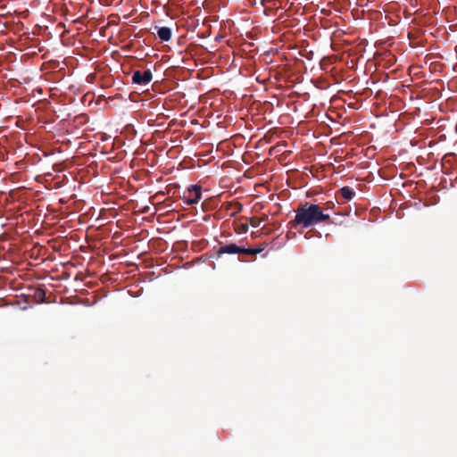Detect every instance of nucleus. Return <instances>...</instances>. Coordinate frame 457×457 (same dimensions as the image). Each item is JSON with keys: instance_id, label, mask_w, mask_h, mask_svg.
<instances>
[{"instance_id": "obj_1", "label": "nucleus", "mask_w": 457, "mask_h": 457, "mask_svg": "<svg viewBox=\"0 0 457 457\" xmlns=\"http://www.w3.org/2000/svg\"><path fill=\"white\" fill-rule=\"evenodd\" d=\"M329 220V213L323 212V209L319 204L305 203L298 206L295 220L290 223L293 228L300 226L302 228H308L321 222H328Z\"/></svg>"}, {"instance_id": "obj_2", "label": "nucleus", "mask_w": 457, "mask_h": 457, "mask_svg": "<svg viewBox=\"0 0 457 457\" xmlns=\"http://www.w3.org/2000/svg\"><path fill=\"white\" fill-rule=\"evenodd\" d=\"M202 197V188L198 185H192L187 192H184L183 201L187 204H195L200 202Z\"/></svg>"}, {"instance_id": "obj_3", "label": "nucleus", "mask_w": 457, "mask_h": 457, "mask_svg": "<svg viewBox=\"0 0 457 457\" xmlns=\"http://www.w3.org/2000/svg\"><path fill=\"white\" fill-rule=\"evenodd\" d=\"M152 77L150 70H146L145 71H136L132 75V82L135 85L145 86L151 82Z\"/></svg>"}, {"instance_id": "obj_4", "label": "nucleus", "mask_w": 457, "mask_h": 457, "mask_svg": "<svg viewBox=\"0 0 457 457\" xmlns=\"http://www.w3.org/2000/svg\"><path fill=\"white\" fill-rule=\"evenodd\" d=\"M213 251H215V256L220 258L223 253H228V254L240 253L241 246L237 245L234 243H230V244L221 245L217 249L213 248Z\"/></svg>"}, {"instance_id": "obj_5", "label": "nucleus", "mask_w": 457, "mask_h": 457, "mask_svg": "<svg viewBox=\"0 0 457 457\" xmlns=\"http://www.w3.org/2000/svg\"><path fill=\"white\" fill-rule=\"evenodd\" d=\"M224 209L229 212L230 217H235L243 211V205L239 202H227L224 204Z\"/></svg>"}, {"instance_id": "obj_6", "label": "nucleus", "mask_w": 457, "mask_h": 457, "mask_svg": "<svg viewBox=\"0 0 457 457\" xmlns=\"http://www.w3.org/2000/svg\"><path fill=\"white\" fill-rule=\"evenodd\" d=\"M158 37L162 42H168L171 38V29L169 27H160L157 29Z\"/></svg>"}, {"instance_id": "obj_7", "label": "nucleus", "mask_w": 457, "mask_h": 457, "mask_svg": "<svg viewBox=\"0 0 457 457\" xmlns=\"http://www.w3.org/2000/svg\"><path fill=\"white\" fill-rule=\"evenodd\" d=\"M338 194L346 201H351L355 192L350 187H343L339 191Z\"/></svg>"}, {"instance_id": "obj_8", "label": "nucleus", "mask_w": 457, "mask_h": 457, "mask_svg": "<svg viewBox=\"0 0 457 457\" xmlns=\"http://www.w3.org/2000/svg\"><path fill=\"white\" fill-rule=\"evenodd\" d=\"M46 293L42 288H37L34 291V298L37 299V301L43 302L45 299Z\"/></svg>"}, {"instance_id": "obj_9", "label": "nucleus", "mask_w": 457, "mask_h": 457, "mask_svg": "<svg viewBox=\"0 0 457 457\" xmlns=\"http://www.w3.org/2000/svg\"><path fill=\"white\" fill-rule=\"evenodd\" d=\"M247 230H248V224H247V223H242V224H240V225H237V226L235 228V231H236L237 234H243V233H245Z\"/></svg>"}, {"instance_id": "obj_10", "label": "nucleus", "mask_w": 457, "mask_h": 457, "mask_svg": "<svg viewBox=\"0 0 457 457\" xmlns=\"http://www.w3.org/2000/svg\"><path fill=\"white\" fill-rule=\"evenodd\" d=\"M240 253L247 254V255H255L253 248H245L241 246Z\"/></svg>"}, {"instance_id": "obj_11", "label": "nucleus", "mask_w": 457, "mask_h": 457, "mask_svg": "<svg viewBox=\"0 0 457 457\" xmlns=\"http://www.w3.org/2000/svg\"><path fill=\"white\" fill-rule=\"evenodd\" d=\"M261 222H262V220H261V219H258V218H256V217H253V218H251V220H250V224H251L253 227H254V228H257V227L260 225V223H261Z\"/></svg>"}, {"instance_id": "obj_12", "label": "nucleus", "mask_w": 457, "mask_h": 457, "mask_svg": "<svg viewBox=\"0 0 457 457\" xmlns=\"http://www.w3.org/2000/svg\"><path fill=\"white\" fill-rule=\"evenodd\" d=\"M335 206V204L334 202H327L325 203L324 204V207H321L323 209V212L324 211H328V210H332Z\"/></svg>"}, {"instance_id": "obj_13", "label": "nucleus", "mask_w": 457, "mask_h": 457, "mask_svg": "<svg viewBox=\"0 0 457 457\" xmlns=\"http://www.w3.org/2000/svg\"><path fill=\"white\" fill-rule=\"evenodd\" d=\"M253 251H254V254L256 255L257 253L263 252L264 251V247L263 246H259L257 248H253Z\"/></svg>"}]
</instances>
